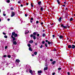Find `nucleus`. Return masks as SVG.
Instances as JSON below:
<instances>
[{
	"instance_id": "f257e3e1",
	"label": "nucleus",
	"mask_w": 75,
	"mask_h": 75,
	"mask_svg": "<svg viewBox=\"0 0 75 75\" xmlns=\"http://www.w3.org/2000/svg\"><path fill=\"white\" fill-rule=\"evenodd\" d=\"M12 35H13H13H14V37H17V36L18 35L16 33L14 32H12Z\"/></svg>"
},
{
	"instance_id": "f03ea898",
	"label": "nucleus",
	"mask_w": 75,
	"mask_h": 75,
	"mask_svg": "<svg viewBox=\"0 0 75 75\" xmlns=\"http://www.w3.org/2000/svg\"><path fill=\"white\" fill-rule=\"evenodd\" d=\"M31 37H33V39L34 40H35L36 39V36L34 35L31 34L30 35Z\"/></svg>"
},
{
	"instance_id": "7ed1b4c3",
	"label": "nucleus",
	"mask_w": 75,
	"mask_h": 75,
	"mask_svg": "<svg viewBox=\"0 0 75 75\" xmlns=\"http://www.w3.org/2000/svg\"><path fill=\"white\" fill-rule=\"evenodd\" d=\"M61 26L62 27V28H67V26H64V25L63 24H62L61 25Z\"/></svg>"
},
{
	"instance_id": "20e7f679",
	"label": "nucleus",
	"mask_w": 75,
	"mask_h": 75,
	"mask_svg": "<svg viewBox=\"0 0 75 75\" xmlns=\"http://www.w3.org/2000/svg\"><path fill=\"white\" fill-rule=\"evenodd\" d=\"M15 15V13L14 12H12V15L11 16V17H13Z\"/></svg>"
},
{
	"instance_id": "39448f33",
	"label": "nucleus",
	"mask_w": 75,
	"mask_h": 75,
	"mask_svg": "<svg viewBox=\"0 0 75 75\" xmlns=\"http://www.w3.org/2000/svg\"><path fill=\"white\" fill-rule=\"evenodd\" d=\"M29 31H28V30H26L25 31V34H27L28 33H29Z\"/></svg>"
},
{
	"instance_id": "423d86ee",
	"label": "nucleus",
	"mask_w": 75,
	"mask_h": 75,
	"mask_svg": "<svg viewBox=\"0 0 75 75\" xmlns=\"http://www.w3.org/2000/svg\"><path fill=\"white\" fill-rule=\"evenodd\" d=\"M11 38H13V41H15L16 40V38L15 37H13V35H11Z\"/></svg>"
},
{
	"instance_id": "0eeeda50",
	"label": "nucleus",
	"mask_w": 75,
	"mask_h": 75,
	"mask_svg": "<svg viewBox=\"0 0 75 75\" xmlns=\"http://www.w3.org/2000/svg\"><path fill=\"white\" fill-rule=\"evenodd\" d=\"M75 48V45H71V48L74 49V48Z\"/></svg>"
},
{
	"instance_id": "6e6552de",
	"label": "nucleus",
	"mask_w": 75,
	"mask_h": 75,
	"mask_svg": "<svg viewBox=\"0 0 75 75\" xmlns=\"http://www.w3.org/2000/svg\"><path fill=\"white\" fill-rule=\"evenodd\" d=\"M29 50L30 51H32L33 50H32V48L31 47H30L29 48Z\"/></svg>"
},
{
	"instance_id": "1a4fd4ad",
	"label": "nucleus",
	"mask_w": 75,
	"mask_h": 75,
	"mask_svg": "<svg viewBox=\"0 0 75 75\" xmlns=\"http://www.w3.org/2000/svg\"><path fill=\"white\" fill-rule=\"evenodd\" d=\"M29 42V43H30V44H32V43H33V42H34V41L31 40Z\"/></svg>"
},
{
	"instance_id": "9d476101",
	"label": "nucleus",
	"mask_w": 75,
	"mask_h": 75,
	"mask_svg": "<svg viewBox=\"0 0 75 75\" xmlns=\"http://www.w3.org/2000/svg\"><path fill=\"white\" fill-rule=\"evenodd\" d=\"M42 36L43 37H46V35H45V33H43L42 35Z\"/></svg>"
},
{
	"instance_id": "9b49d317",
	"label": "nucleus",
	"mask_w": 75,
	"mask_h": 75,
	"mask_svg": "<svg viewBox=\"0 0 75 75\" xmlns=\"http://www.w3.org/2000/svg\"><path fill=\"white\" fill-rule=\"evenodd\" d=\"M62 18L61 17H60V18L59 19V22H61V19Z\"/></svg>"
},
{
	"instance_id": "f8f14e48",
	"label": "nucleus",
	"mask_w": 75,
	"mask_h": 75,
	"mask_svg": "<svg viewBox=\"0 0 75 75\" xmlns=\"http://www.w3.org/2000/svg\"><path fill=\"white\" fill-rule=\"evenodd\" d=\"M13 44L14 45H16V44H17V42L16 41H14L13 42Z\"/></svg>"
},
{
	"instance_id": "ddd939ff",
	"label": "nucleus",
	"mask_w": 75,
	"mask_h": 75,
	"mask_svg": "<svg viewBox=\"0 0 75 75\" xmlns=\"http://www.w3.org/2000/svg\"><path fill=\"white\" fill-rule=\"evenodd\" d=\"M16 62H18V63L19 62H20V60H19V59H17L16 60Z\"/></svg>"
},
{
	"instance_id": "4468645a",
	"label": "nucleus",
	"mask_w": 75,
	"mask_h": 75,
	"mask_svg": "<svg viewBox=\"0 0 75 75\" xmlns=\"http://www.w3.org/2000/svg\"><path fill=\"white\" fill-rule=\"evenodd\" d=\"M38 74H41V72H42V71H41V70L38 71Z\"/></svg>"
},
{
	"instance_id": "2eb2a0df",
	"label": "nucleus",
	"mask_w": 75,
	"mask_h": 75,
	"mask_svg": "<svg viewBox=\"0 0 75 75\" xmlns=\"http://www.w3.org/2000/svg\"><path fill=\"white\" fill-rule=\"evenodd\" d=\"M55 62H56L55 61H53L52 63V65H54V64H55Z\"/></svg>"
},
{
	"instance_id": "dca6fc26",
	"label": "nucleus",
	"mask_w": 75,
	"mask_h": 75,
	"mask_svg": "<svg viewBox=\"0 0 75 75\" xmlns=\"http://www.w3.org/2000/svg\"><path fill=\"white\" fill-rule=\"evenodd\" d=\"M48 69V67H45L44 68V70H47Z\"/></svg>"
},
{
	"instance_id": "f3484780",
	"label": "nucleus",
	"mask_w": 75,
	"mask_h": 75,
	"mask_svg": "<svg viewBox=\"0 0 75 75\" xmlns=\"http://www.w3.org/2000/svg\"><path fill=\"white\" fill-rule=\"evenodd\" d=\"M72 47V46L71 45H69L68 46V48H71Z\"/></svg>"
},
{
	"instance_id": "a211bd4d",
	"label": "nucleus",
	"mask_w": 75,
	"mask_h": 75,
	"mask_svg": "<svg viewBox=\"0 0 75 75\" xmlns=\"http://www.w3.org/2000/svg\"><path fill=\"white\" fill-rule=\"evenodd\" d=\"M38 4L39 5H41V1H40L38 2Z\"/></svg>"
},
{
	"instance_id": "6ab92c4d",
	"label": "nucleus",
	"mask_w": 75,
	"mask_h": 75,
	"mask_svg": "<svg viewBox=\"0 0 75 75\" xmlns=\"http://www.w3.org/2000/svg\"><path fill=\"white\" fill-rule=\"evenodd\" d=\"M33 35H37V32H34L33 33Z\"/></svg>"
},
{
	"instance_id": "aec40b11",
	"label": "nucleus",
	"mask_w": 75,
	"mask_h": 75,
	"mask_svg": "<svg viewBox=\"0 0 75 75\" xmlns=\"http://www.w3.org/2000/svg\"><path fill=\"white\" fill-rule=\"evenodd\" d=\"M59 37L60 39H62V38H63V36H62V35H60L59 36Z\"/></svg>"
},
{
	"instance_id": "412c9836",
	"label": "nucleus",
	"mask_w": 75,
	"mask_h": 75,
	"mask_svg": "<svg viewBox=\"0 0 75 75\" xmlns=\"http://www.w3.org/2000/svg\"><path fill=\"white\" fill-rule=\"evenodd\" d=\"M57 3L59 4H60V1H59V0H57Z\"/></svg>"
},
{
	"instance_id": "4be33fe9",
	"label": "nucleus",
	"mask_w": 75,
	"mask_h": 75,
	"mask_svg": "<svg viewBox=\"0 0 75 75\" xmlns=\"http://www.w3.org/2000/svg\"><path fill=\"white\" fill-rule=\"evenodd\" d=\"M29 72H30V74H33V71H32V70H29Z\"/></svg>"
},
{
	"instance_id": "5701e85b",
	"label": "nucleus",
	"mask_w": 75,
	"mask_h": 75,
	"mask_svg": "<svg viewBox=\"0 0 75 75\" xmlns=\"http://www.w3.org/2000/svg\"><path fill=\"white\" fill-rule=\"evenodd\" d=\"M8 58H11V55L8 54Z\"/></svg>"
},
{
	"instance_id": "b1692460",
	"label": "nucleus",
	"mask_w": 75,
	"mask_h": 75,
	"mask_svg": "<svg viewBox=\"0 0 75 75\" xmlns=\"http://www.w3.org/2000/svg\"><path fill=\"white\" fill-rule=\"evenodd\" d=\"M28 46L29 47H31V45L30 44H28Z\"/></svg>"
},
{
	"instance_id": "393cba45",
	"label": "nucleus",
	"mask_w": 75,
	"mask_h": 75,
	"mask_svg": "<svg viewBox=\"0 0 75 75\" xmlns=\"http://www.w3.org/2000/svg\"><path fill=\"white\" fill-rule=\"evenodd\" d=\"M40 10H41V11H42L43 10V8L41 7L40 8Z\"/></svg>"
},
{
	"instance_id": "a878e982",
	"label": "nucleus",
	"mask_w": 75,
	"mask_h": 75,
	"mask_svg": "<svg viewBox=\"0 0 75 75\" xmlns=\"http://www.w3.org/2000/svg\"><path fill=\"white\" fill-rule=\"evenodd\" d=\"M72 20H73V18H71L70 19V21H72Z\"/></svg>"
},
{
	"instance_id": "bb28decb",
	"label": "nucleus",
	"mask_w": 75,
	"mask_h": 75,
	"mask_svg": "<svg viewBox=\"0 0 75 75\" xmlns=\"http://www.w3.org/2000/svg\"><path fill=\"white\" fill-rule=\"evenodd\" d=\"M34 54L35 55H37V52H34Z\"/></svg>"
},
{
	"instance_id": "cd10ccee",
	"label": "nucleus",
	"mask_w": 75,
	"mask_h": 75,
	"mask_svg": "<svg viewBox=\"0 0 75 75\" xmlns=\"http://www.w3.org/2000/svg\"><path fill=\"white\" fill-rule=\"evenodd\" d=\"M11 10H14V8H11Z\"/></svg>"
},
{
	"instance_id": "c85d7f7f",
	"label": "nucleus",
	"mask_w": 75,
	"mask_h": 75,
	"mask_svg": "<svg viewBox=\"0 0 75 75\" xmlns=\"http://www.w3.org/2000/svg\"><path fill=\"white\" fill-rule=\"evenodd\" d=\"M4 38H7V36H6V35H5L4 36Z\"/></svg>"
},
{
	"instance_id": "c756f323",
	"label": "nucleus",
	"mask_w": 75,
	"mask_h": 75,
	"mask_svg": "<svg viewBox=\"0 0 75 75\" xmlns=\"http://www.w3.org/2000/svg\"><path fill=\"white\" fill-rule=\"evenodd\" d=\"M48 44L50 45V44H51V42H49V41H48Z\"/></svg>"
},
{
	"instance_id": "7c9ffc66",
	"label": "nucleus",
	"mask_w": 75,
	"mask_h": 75,
	"mask_svg": "<svg viewBox=\"0 0 75 75\" xmlns=\"http://www.w3.org/2000/svg\"><path fill=\"white\" fill-rule=\"evenodd\" d=\"M31 6L32 7H34V6L33 5V4H32V3H31Z\"/></svg>"
},
{
	"instance_id": "2f4dec72",
	"label": "nucleus",
	"mask_w": 75,
	"mask_h": 75,
	"mask_svg": "<svg viewBox=\"0 0 75 75\" xmlns=\"http://www.w3.org/2000/svg\"><path fill=\"white\" fill-rule=\"evenodd\" d=\"M5 62L4 61H2V64H4Z\"/></svg>"
},
{
	"instance_id": "473e14b6",
	"label": "nucleus",
	"mask_w": 75,
	"mask_h": 75,
	"mask_svg": "<svg viewBox=\"0 0 75 75\" xmlns=\"http://www.w3.org/2000/svg\"><path fill=\"white\" fill-rule=\"evenodd\" d=\"M45 47H47V44L45 43Z\"/></svg>"
},
{
	"instance_id": "72a5a7b5",
	"label": "nucleus",
	"mask_w": 75,
	"mask_h": 75,
	"mask_svg": "<svg viewBox=\"0 0 75 75\" xmlns=\"http://www.w3.org/2000/svg\"><path fill=\"white\" fill-rule=\"evenodd\" d=\"M42 47H43V46L42 45H41V46L40 47V48H42Z\"/></svg>"
},
{
	"instance_id": "f704fd0d",
	"label": "nucleus",
	"mask_w": 75,
	"mask_h": 75,
	"mask_svg": "<svg viewBox=\"0 0 75 75\" xmlns=\"http://www.w3.org/2000/svg\"><path fill=\"white\" fill-rule=\"evenodd\" d=\"M10 1L9 0H7V3H9Z\"/></svg>"
},
{
	"instance_id": "c9c22d12",
	"label": "nucleus",
	"mask_w": 75,
	"mask_h": 75,
	"mask_svg": "<svg viewBox=\"0 0 75 75\" xmlns=\"http://www.w3.org/2000/svg\"><path fill=\"white\" fill-rule=\"evenodd\" d=\"M6 57H7V56L6 55H4L3 56V57H4V58H6Z\"/></svg>"
},
{
	"instance_id": "e433bc0d",
	"label": "nucleus",
	"mask_w": 75,
	"mask_h": 75,
	"mask_svg": "<svg viewBox=\"0 0 75 75\" xmlns=\"http://www.w3.org/2000/svg\"><path fill=\"white\" fill-rule=\"evenodd\" d=\"M42 44H44V43H45V42H44V41H43L42 42Z\"/></svg>"
},
{
	"instance_id": "4c0bfd02",
	"label": "nucleus",
	"mask_w": 75,
	"mask_h": 75,
	"mask_svg": "<svg viewBox=\"0 0 75 75\" xmlns=\"http://www.w3.org/2000/svg\"><path fill=\"white\" fill-rule=\"evenodd\" d=\"M5 49H7V46H6L5 47Z\"/></svg>"
},
{
	"instance_id": "58836bf2",
	"label": "nucleus",
	"mask_w": 75,
	"mask_h": 75,
	"mask_svg": "<svg viewBox=\"0 0 75 75\" xmlns=\"http://www.w3.org/2000/svg\"><path fill=\"white\" fill-rule=\"evenodd\" d=\"M38 23H39V21H36V23L37 24H38Z\"/></svg>"
},
{
	"instance_id": "ea45409f",
	"label": "nucleus",
	"mask_w": 75,
	"mask_h": 75,
	"mask_svg": "<svg viewBox=\"0 0 75 75\" xmlns=\"http://www.w3.org/2000/svg\"><path fill=\"white\" fill-rule=\"evenodd\" d=\"M67 74H68V75H70V73H69V72H67Z\"/></svg>"
},
{
	"instance_id": "a19ab883",
	"label": "nucleus",
	"mask_w": 75,
	"mask_h": 75,
	"mask_svg": "<svg viewBox=\"0 0 75 75\" xmlns=\"http://www.w3.org/2000/svg\"><path fill=\"white\" fill-rule=\"evenodd\" d=\"M31 20H32V21L33 20V18H31V19H30V21H31Z\"/></svg>"
},
{
	"instance_id": "79ce46f5",
	"label": "nucleus",
	"mask_w": 75,
	"mask_h": 75,
	"mask_svg": "<svg viewBox=\"0 0 75 75\" xmlns=\"http://www.w3.org/2000/svg\"><path fill=\"white\" fill-rule=\"evenodd\" d=\"M58 70H61V68H59L58 69Z\"/></svg>"
},
{
	"instance_id": "37998d69",
	"label": "nucleus",
	"mask_w": 75,
	"mask_h": 75,
	"mask_svg": "<svg viewBox=\"0 0 75 75\" xmlns=\"http://www.w3.org/2000/svg\"><path fill=\"white\" fill-rule=\"evenodd\" d=\"M67 27L68 28H69V26H68V25H67Z\"/></svg>"
},
{
	"instance_id": "c03bdc74",
	"label": "nucleus",
	"mask_w": 75,
	"mask_h": 75,
	"mask_svg": "<svg viewBox=\"0 0 75 75\" xmlns=\"http://www.w3.org/2000/svg\"><path fill=\"white\" fill-rule=\"evenodd\" d=\"M55 72H53V73H52V75H55Z\"/></svg>"
},
{
	"instance_id": "a18cd8bd",
	"label": "nucleus",
	"mask_w": 75,
	"mask_h": 75,
	"mask_svg": "<svg viewBox=\"0 0 75 75\" xmlns=\"http://www.w3.org/2000/svg\"><path fill=\"white\" fill-rule=\"evenodd\" d=\"M3 34H4V35H6V33H3Z\"/></svg>"
},
{
	"instance_id": "49530a36",
	"label": "nucleus",
	"mask_w": 75,
	"mask_h": 75,
	"mask_svg": "<svg viewBox=\"0 0 75 75\" xmlns=\"http://www.w3.org/2000/svg\"><path fill=\"white\" fill-rule=\"evenodd\" d=\"M37 36L38 37H39V36H40V34H38L37 35Z\"/></svg>"
},
{
	"instance_id": "de8ad7c7",
	"label": "nucleus",
	"mask_w": 75,
	"mask_h": 75,
	"mask_svg": "<svg viewBox=\"0 0 75 75\" xmlns=\"http://www.w3.org/2000/svg\"><path fill=\"white\" fill-rule=\"evenodd\" d=\"M6 14H5V13H4L3 14V16H6Z\"/></svg>"
},
{
	"instance_id": "09e8293b",
	"label": "nucleus",
	"mask_w": 75,
	"mask_h": 75,
	"mask_svg": "<svg viewBox=\"0 0 75 75\" xmlns=\"http://www.w3.org/2000/svg\"><path fill=\"white\" fill-rule=\"evenodd\" d=\"M25 17H27V14H25Z\"/></svg>"
},
{
	"instance_id": "8fccbe9b",
	"label": "nucleus",
	"mask_w": 75,
	"mask_h": 75,
	"mask_svg": "<svg viewBox=\"0 0 75 75\" xmlns=\"http://www.w3.org/2000/svg\"><path fill=\"white\" fill-rule=\"evenodd\" d=\"M50 61H52L53 60H52V59H50Z\"/></svg>"
},
{
	"instance_id": "3c124183",
	"label": "nucleus",
	"mask_w": 75,
	"mask_h": 75,
	"mask_svg": "<svg viewBox=\"0 0 75 75\" xmlns=\"http://www.w3.org/2000/svg\"><path fill=\"white\" fill-rule=\"evenodd\" d=\"M43 23L42 22L41 23V25H42V24H43Z\"/></svg>"
},
{
	"instance_id": "603ef678",
	"label": "nucleus",
	"mask_w": 75,
	"mask_h": 75,
	"mask_svg": "<svg viewBox=\"0 0 75 75\" xmlns=\"http://www.w3.org/2000/svg\"><path fill=\"white\" fill-rule=\"evenodd\" d=\"M35 45H37V43H35Z\"/></svg>"
},
{
	"instance_id": "864d4df0",
	"label": "nucleus",
	"mask_w": 75,
	"mask_h": 75,
	"mask_svg": "<svg viewBox=\"0 0 75 75\" xmlns=\"http://www.w3.org/2000/svg\"><path fill=\"white\" fill-rule=\"evenodd\" d=\"M45 41H46V42H48V40H45Z\"/></svg>"
},
{
	"instance_id": "5fc2aeb1",
	"label": "nucleus",
	"mask_w": 75,
	"mask_h": 75,
	"mask_svg": "<svg viewBox=\"0 0 75 75\" xmlns=\"http://www.w3.org/2000/svg\"><path fill=\"white\" fill-rule=\"evenodd\" d=\"M52 37H55V35H52Z\"/></svg>"
},
{
	"instance_id": "6e6d98bb",
	"label": "nucleus",
	"mask_w": 75,
	"mask_h": 75,
	"mask_svg": "<svg viewBox=\"0 0 75 75\" xmlns=\"http://www.w3.org/2000/svg\"><path fill=\"white\" fill-rule=\"evenodd\" d=\"M26 5L27 6H28V3H26Z\"/></svg>"
},
{
	"instance_id": "4d7b16f0",
	"label": "nucleus",
	"mask_w": 75,
	"mask_h": 75,
	"mask_svg": "<svg viewBox=\"0 0 75 75\" xmlns=\"http://www.w3.org/2000/svg\"><path fill=\"white\" fill-rule=\"evenodd\" d=\"M21 7H23V5H21Z\"/></svg>"
},
{
	"instance_id": "13d9d810",
	"label": "nucleus",
	"mask_w": 75,
	"mask_h": 75,
	"mask_svg": "<svg viewBox=\"0 0 75 75\" xmlns=\"http://www.w3.org/2000/svg\"><path fill=\"white\" fill-rule=\"evenodd\" d=\"M54 51H56V48H54Z\"/></svg>"
},
{
	"instance_id": "bf43d9fd",
	"label": "nucleus",
	"mask_w": 75,
	"mask_h": 75,
	"mask_svg": "<svg viewBox=\"0 0 75 75\" xmlns=\"http://www.w3.org/2000/svg\"><path fill=\"white\" fill-rule=\"evenodd\" d=\"M8 21H10V19H8Z\"/></svg>"
},
{
	"instance_id": "052dcab7",
	"label": "nucleus",
	"mask_w": 75,
	"mask_h": 75,
	"mask_svg": "<svg viewBox=\"0 0 75 75\" xmlns=\"http://www.w3.org/2000/svg\"><path fill=\"white\" fill-rule=\"evenodd\" d=\"M63 7H65V5H63Z\"/></svg>"
},
{
	"instance_id": "680f3d73",
	"label": "nucleus",
	"mask_w": 75,
	"mask_h": 75,
	"mask_svg": "<svg viewBox=\"0 0 75 75\" xmlns=\"http://www.w3.org/2000/svg\"><path fill=\"white\" fill-rule=\"evenodd\" d=\"M18 3H20V1H19L18 2Z\"/></svg>"
},
{
	"instance_id": "e2e57ef3",
	"label": "nucleus",
	"mask_w": 75,
	"mask_h": 75,
	"mask_svg": "<svg viewBox=\"0 0 75 75\" xmlns=\"http://www.w3.org/2000/svg\"><path fill=\"white\" fill-rule=\"evenodd\" d=\"M6 65H8V64L7 63L6 64Z\"/></svg>"
},
{
	"instance_id": "0e129e2a",
	"label": "nucleus",
	"mask_w": 75,
	"mask_h": 75,
	"mask_svg": "<svg viewBox=\"0 0 75 75\" xmlns=\"http://www.w3.org/2000/svg\"><path fill=\"white\" fill-rule=\"evenodd\" d=\"M1 19L0 18V22H1Z\"/></svg>"
},
{
	"instance_id": "69168bd1",
	"label": "nucleus",
	"mask_w": 75,
	"mask_h": 75,
	"mask_svg": "<svg viewBox=\"0 0 75 75\" xmlns=\"http://www.w3.org/2000/svg\"><path fill=\"white\" fill-rule=\"evenodd\" d=\"M30 21L31 23H32V22H33V21L31 20H30Z\"/></svg>"
},
{
	"instance_id": "338daca9",
	"label": "nucleus",
	"mask_w": 75,
	"mask_h": 75,
	"mask_svg": "<svg viewBox=\"0 0 75 75\" xmlns=\"http://www.w3.org/2000/svg\"><path fill=\"white\" fill-rule=\"evenodd\" d=\"M34 54H33L32 55V56H33V57H34Z\"/></svg>"
},
{
	"instance_id": "774afa93",
	"label": "nucleus",
	"mask_w": 75,
	"mask_h": 75,
	"mask_svg": "<svg viewBox=\"0 0 75 75\" xmlns=\"http://www.w3.org/2000/svg\"><path fill=\"white\" fill-rule=\"evenodd\" d=\"M3 13H5V11H4V12H3Z\"/></svg>"
}]
</instances>
